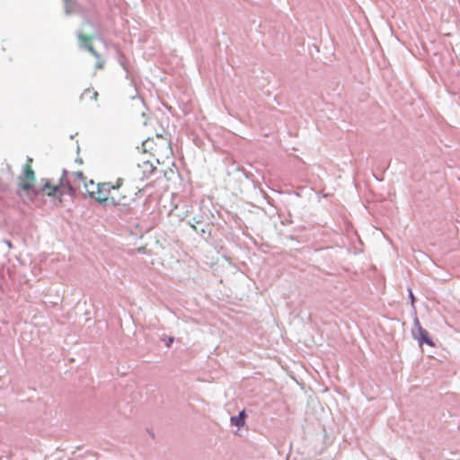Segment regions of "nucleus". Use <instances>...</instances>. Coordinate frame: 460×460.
<instances>
[{"mask_svg": "<svg viewBox=\"0 0 460 460\" xmlns=\"http://www.w3.org/2000/svg\"><path fill=\"white\" fill-rule=\"evenodd\" d=\"M40 192L45 193L49 197H58L61 200L62 196L74 193V190L68 183L65 184L61 181L59 185H53L47 181L40 190ZM38 193L39 191L34 192L35 195Z\"/></svg>", "mask_w": 460, "mask_h": 460, "instance_id": "39448f33", "label": "nucleus"}, {"mask_svg": "<svg viewBox=\"0 0 460 460\" xmlns=\"http://www.w3.org/2000/svg\"><path fill=\"white\" fill-rule=\"evenodd\" d=\"M75 176L81 181L84 180V177L82 172L75 173Z\"/></svg>", "mask_w": 460, "mask_h": 460, "instance_id": "9b49d317", "label": "nucleus"}, {"mask_svg": "<svg viewBox=\"0 0 460 460\" xmlns=\"http://www.w3.org/2000/svg\"><path fill=\"white\" fill-rule=\"evenodd\" d=\"M410 298H411V302L413 303L414 296H413V294L411 293V291H410Z\"/></svg>", "mask_w": 460, "mask_h": 460, "instance_id": "ddd939ff", "label": "nucleus"}, {"mask_svg": "<svg viewBox=\"0 0 460 460\" xmlns=\"http://www.w3.org/2000/svg\"><path fill=\"white\" fill-rule=\"evenodd\" d=\"M416 325H417L416 338L419 340L420 343V344L427 343L430 347H434L435 344L432 341V340L429 337V332L424 328L421 327V325L420 324L418 320L416 321Z\"/></svg>", "mask_w": 460, "mask_h": 460, "instance_id": "1a4fd4ad", "label": "nucleus"}, {"mask_svg": "<svg viewBox=\"0 0 460 460\" xmlns=\"http://www.w3.org/2000/svg\"><path fill=\"white\" fill-rule=\"evenodd\" d=\"M89 197L100 204L110 205L109 181L95 183L93 180L84 183Z\"/></svg>", "mask_w": 460, "mask_h": 460, "instance_id": "7ed1b4c3", "label": "nucleus"}, {"mask_svg": "<svg viewBox=\"0 0 460 460\" xmlns=\"http://www.w3.org/2000/svg\"><path fill=\"white\" fill-rule=\"evenodd\" d=\"M142 151L149 154L158 164H164L172 158L170 135L163 130L155 136L147 137L142 143Z\"/></svg>", "mask_w": 460, "mask_h": 460, "instance_id": "f257e3e1", "label": "nucleus"}, {"mask_svg": "<svg viewBox=\"0 0 460 460\" xmlns=\"http://www.w3.org/2000/svg\"><path fill=\"white\" fill-rule=\"evenodd\" d=\"M244 417L245 412L244 411H242L237 416L231 418L232 424L237 426V427H243L244 425Z\"/></svg>", "mask_w": 460, "mask_h": 460, "instance_id": "9d476101", "label": "nucleus"}, {"mask_svg": "<svg viewBox=\"0 0 460 460\" xmlns=\"http://www.w3.org/2000/svg\"><path fill=\"white\" fill-rule=\"evenodd\" d=\"M173 342V338H169L168 341H166V346L167 347H170L171 344Z\"/></svg>", "mask_w": 460, "mask_h": 460, "instance_id": "f8f14e48", "label": "nucleus"}, {"mask_svg": "<svg viewBox=\"0 0 460 460\" xmlns=\"http://www.w3.org/2000/svg\"><path fill=\"white\" fill-rule=\"evenodd\" d=\"M155 170L156 169L152 163L149 161H145L137 165V169L136 170L135 173L139 180L144 181L148 179L155 172Z\"/></svg>", "mask_w": 460, "mask_h": 460, "instance_id": "0eeeda50", "label": "nucleus"}, {"mask_svg": "<svg viewBox=\"0 0 460 460\" xmlns=\"http://www.w3.org/2000/svg\"><path fill=\"white\" fill-rule=\"evenodd\" d=\"M98 96L99 93L94 88L88 87L84 89V91L82 93L80 96V101L84 105H90L97 102Z\"/></svg>", "mask_w": 460, "mask_h": 460, "instance_id": "6e6552de", "label": "nucleus"}, {"mask_svg": "<svg viewBox=\"0 0 460 460\" xmlns=\"http://www.w3.org/2000/svg\"><path fill=\"white\" fill-rule=\"evenodd\" d=\"M78 39L87 48L88 51L97 58L96 68L102 69L104 66V61L101 58V56L95 51L91 43L93 37L91 35L79 33Z\"/></svg>", "mask_w": 460, "mask_h": 460, "instance_id": "423d86ee", "label": "nucleus"}, {"mask_svg": "<svg viewBox=\"0 0 460 460\" xmlns=\"http://www.w3.org/2000/svg\"><path fill=\"white\" fill-rule=\"evenodd\" d=\"M31 164L32 158H28L22 167V172L18 177V193H20V190L24 191L27 195H29L31 192H35L34 186L36 184L37 179Z\"/></svg>", "mask_w": 460, "mask_h": 460, "instance_id": "f03ea898", "label": "nucleus"}, {"mask_svg": "<svg viewBox=\"0 0 460 460\" xmlns=\"http://www.w3.org/2000/svg\"><path fill=\"white\" fill-rule=\"evenodd\" d=\"M125 180L118 178L114 182L109 181L110 205H125L128 201L129 191L124 188Z\"/></svg>", "mask_w": 460, "mask_h": 460, "instance_id": "20e7f679", "label": "nucleus"}]
</instances>
